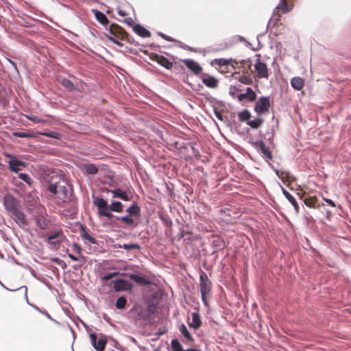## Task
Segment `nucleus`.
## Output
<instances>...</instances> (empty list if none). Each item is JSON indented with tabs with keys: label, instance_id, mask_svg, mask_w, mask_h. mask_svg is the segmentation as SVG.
I'll return each instance as SVG.
<instances>
[{
	"label": "nucleus",
	"instance_id": "obj_31",
	"mask_svg": "<svg viewBox=\"0 0 351 351\" xmlns=\"http://www.w3.org/2000/svg\"><path fill=\"white\" fill-rule=\"evenodd\" d=\"M25 202L27 212L31 213L36 207L37 198L32 196V195H29L25 197Z\"/></svg>",
	"mask_w": 351,
	"mask_h": 351
},
{
	"label": "nucleus",
	"instance_id": "obj_42",
	"mask_svg": "<svg viewBox=\"0 0 351 351\" xmlns=\"http://www.w3.org/2000/svg\"><path fill=\"white\" fill-rule=\"evenodd\" d=\"M245 96L246 97V100L249 102L255 101L257 98V95L256 92L250 86L247 87L245 89Z\"/></svg>",
	"mask_w": 351,
	"mask_h": 351
},
{
	"label": "nucleus",
	"instance_id": "obj_46",
	"mask_svg": "<svg viewBox=\"0 0 351 351\" xmlns=\"http://www.w3.org/2000/svg\"><path fill=\"white\" fill-rule=\"evenodd\" d=\"M3 90H5V88L0 82V104L2 106L3 108L5 109L9 104V99L6 95L2 93Z\"/></svg>",
	"mask_w": 351,
	"mask_h": 351
},
{
	"label": "nucleus",
	"instance_id": "obj_2",
	"mask_svg": "<svg viewBox=\"0 0 351 351\" xmlns=\"http://www.w3.org/2000/svg\"><path fill=\"white\" fill-rule=\"evenodd\" d=\"M138 319L143 320L147 325H152L155 322L156 315V303H149L145 308L138 305L136 308Z\"/></svg>",
	"mask_w": 351,
	"mask_h": 351
},
{
	"label": "nucleus",
	"instance_id": "obj_10",
	"mask_svg": "<svg viewBox=\"0 0 351 351\" xmlns=\"http://www.w3.org/2000/svg\"><path fill=\"white\" fill-rule=\"evenodd\" d=\"M90 341L93 348L97 351H102L105 349L108 341L112 337L104 333L99 334V339L96 341L97 334L95 332L89 333Z\"/></svg>",
	"mask_w": 351,
	"mask_h": 351
},
{
	"label": "nucleus",
	"instance_id": "obj_33",
	"mask_svg": "<svg viewBox=\"0 0 351 351\" xmlns=\"http://www.w3.org/2000/svg\"><path fill=\"white\" fill-rule=\"evenodd\" d=\"M110 208L111 213H122L124 210L123 204L118 200H112L110 204Z\"/></svg>",
	"mask_w": 351,
	"mask_h": 351
},
{
	"label": "nucleus",
	"instance_id": "obj_16",
	"mask_svg": "<svg viewBox=\"0 0 351 351\" xmlns=\"http://www.w3.org/2000/svg\"><path fill=\"white\" fill-rule=\"evenodd\" d=\"M257 57L254 64V69L256 71L257 75L259 78L269 77V71L266 63L260 60L261 54L257 53L255 55Z\"/></svg>",
	"mask_w": 351,
	"mask_h": 351
},
{
	"label": "nucleus",
	"instance_id": "obj_56",
	"mask_svg": "<svg viewBox=\"0 0 351 351\" xmlns=\"http://www.w3.org/2000/svg\"><path fill=\"white\" fill-rule=\"evenodd\" d=\"M123 40H125L126 42H128V43L130 44H132L135 46H138V45H140L139 43L136 41L134 38L128 33V32H125V35L123 36V37L122 38Z\"/></svg>",
	"mask_w": 351,
	"mask_h": 351
},
{
	"label": "nucleus",
	"instance_id": "obj_3",
	"mask_svg": "<svg viewBox=\"0 0 351 351\" xmlns=\"http://www.w3.org/2000/svg\"><path fill=\"white\" fill-rule=\"evenodd\" d=\"M127 214L125 216L129 217L128 221L130 227L136 228L141 223V209L137 201H133L132 203L125 209Z\"/></svg>",
	"mask_w": 351,
	"mask_h": 351
},
{
	"label": "nucleus",
	"instance_id": "obj_24",
	"mask_svg": "<svg viewBox=\"0 0 351 351\" xmlns=\"http://www.w3.org/2000/svg\"><path fill=\"white\" fill-rule=\"evenodd\" d=\"M133 32L138 36L143 38H149L152 36L150 31L139 23L134 25Z\"/></svg>",
	"mask_w": 351,
	"mask_h": 351
},
{
	"label": "nucleus",
	"instance_id": "obj_36",
	"mask_svg": "<svg viewBox=\"0 0 351 351\" xmlns=\"http://www.w3.org/2000/svg\"><path fill=\"white\" fill-rule=\"evenodd\" d=\"M158 217L160 219V220L162 221L163 225H165V226L169 227V228H171L172 226L173 221L167 214H166L162 211H159V212H158Z\"/></svg>",
	"mask_w": 351,
	"mask_h": 351
},
{
	"label": "nucleus",
	"instance_id": "obj_40",
	"mask_svg": "<svg viewBox=\"0 0 351 351\" xmlns=\"http://www.w3.org/2000/svg\"><path fill=\"white\" fill-rule=\"evenodd\" d=\"M122 247L123 250L128 252L133 251H140L141 250V246L138 243H123Z\"/></svg>",
	"mask_w": 351,
	"mask_h": 351
},
{
	"label": "nucleus",
	"instance_id": "obj_35",
	"mask_svg": "<svg viewBox=\"0 0 351 351\" xmlns=\"http://www.w3.org/2000/svg\"><path fill=\"white\" fill-rule=\"evenodd\" d=\"M237 115L239 121L245 122L247 125V123H249L248 121H250L252 117L250 111L247 108L243 109L241 111L239 112Z\"/></svg>",
	"mask_w": 351,
	"mask_h": 351
},
{
	"label": "nucleus",
	"instance_id": "obj_45",
	"mask_svg": "<svg viewBox=\"0 0 351 351\" xmlns=\"http://www.w3.org/2000/svg\"><path fill=\"white\" fill-rule=\"evenodd\" d=\"M233 62H234V60L231 58H216L214 60L215 64L219 67L232 65Z\"/></svg>",
	"mask_w": 351,
	"mask_h": 351
},
{
	"label": "nucleus",
	"instance_id": "obj_37",
	"mask_svg": "<svg viewBox=\"0 0 351 351\" xmlns=\"http://www.w3.org/2000/svg\"><path fill=\"white\" fill-rule=\"evenodd\" d=\"M37 134L38 136H47L57 140H60L62 138V134L60 132L53 130L37 132Z\"/></svg>",
	"mask_w": 351,
	"mask_h": 351
},
{
	"label": "nucleus",
	"instance_id": "obj_29",
	"mask_svg": "<svg viewBox=\"0 0 351 351\" xmlns=\"http://www.w3.org/2000/svg\"><path fill=\"white\" fill-rule=\"evenodd\" d=\"M304 79L299 76L293 77L290 80L291 86L295 90H302L304 86Z\"/></svg>",
	"mask_w": 351,
	"mask_h": 351
},
{
	"label": "nucleus",
	"instance_id": "obj_57",
	"mask_svg": "<svg viewBox=\"0 0 351 351\" xmlns=\"http://www.w3.org/2000/svg\"><path fill=\"white\" fill-rule=\"evenodd\" d=\"M176 43L178 44V46L183 49H185V50H187V51H189L191 52H198L197 49L192 47L191 46H189L186 44H185L180 40H177Z\"/></svg>",
	"mask_w": 351,
	"mask_h": 351
},
{
	"label": "nucleus",
	"instance_id": "obj_19",
	"mask_svg": "<svg viewBox=\"0 0 351 351\" xmlns=\"http://www.w3.org/2000/svg\"><path fill=\"white\" fill-rule=\"evenodd\" d=\"M32 219L36 226L40 230L47 229L51 223V220L44 217L43 210H40V213L34 216Z\"/></svg>",
	"mask_w": 351,
	"mask_h": 351
},
{
	"label": "nucleus",
	"instance_id": "obj_21",
	"mask_svg": "<svg viewBox=\"0 0 351 351\" xmlns=\"http://www.w3.org/2000/svg\"><path fill=\"white\" fill-rule=\"evenodd\" d=\"M278 185L280 188L283 195L289 201V202L293 206L295 213H298L300 210V206L293 195H291L279 182Z\"/></svg>",
	"mask_w": 351,
	"mask_h": 351
},
{
	"label": "nucleus",
	"instance_id": "obj_1",
	"mask_svg": "<svg viewBox=\"0 0 351 351\" xmlns=\"http://www.w3.org/2000/svg\"><path fill=\"white\" fill-rule=\"evenodd\" d=\"M93 205L97 207V213L99 217H104L107 219V221L104 223V226H118L116 221L112 219L113 214L111 213L110 204L108 200L104 199L103 195L95 196L93 195Z\"/></svg>",
	"mask_w": 351,
	"mask_h": 351
},
{
	"label": "nucleus",
	"instance_id": "obj_20",
	"mask_svg": "<svg viewBox=\"0 0 351 351\" xmlns=\"http://www.w3.org/2000/svg\"><path fill=\"white\" fill-rule=\"evenodd\" d=\"M76 226H79L81 232L80 237L84 241H87L90 244H98V241L88 233V228L85 225L80 222H77Z\"/></svg>",
	"mask_w": 351,
	"mask_h": 351
},
{
	"label": "nucleus",
	"instance_id": "obj_50",
	"mask_svg": "<svg viewBox=\"0 0 351 351\" xmlns=\"http://www.w3.org/2000/svg\"><path fill=\"white\" fill-rule=\"evenodd\" d=\"M19 178L23 182H26L29 186H32L34 184V180L28 173H20L19 174Z\"/></svg>",
	"mask_w": 351,
	"mask_h": 351
},
{
	"label": "nucleus",
	"instance_id": "obj_62",
	"mask_svg": "<svg viewBox=\"0 0 351 351\" xmlns=\"http://www.w3.org/2000/svg\"><path fill=\"white\" fill-rule=\"evenodd\" d=\"M158 35L161 37L162 39L167 40V41H169V42H173V43H176L177 40L173 38V37L170 36H168L161 32H158Z\"/></svg>",
	"mask_w": 351,
	"mask_h": 351
},
{
	"label": "nucleus",
	"instance_id": "obj_39",
	"mask_svg": "<svg viewBox=\"0 0 351 351\" xmlns=\"http://www.w3.org/2000/svg\"><path fill=\"white\" fill-rule=\"evenodd\" d=\"M118 275L122 276L121 273H119V271H114L112 272H108L106 274H104L103 276L101 277V282L104 285H107V284H109V282H108L109 280H112V278L114 279Z\"/></svg>",
	"mask_w": 351,
	"mask_h": 351
},
{
	"label": "nucleus",
	"instance_id": "obj_25",
	"mask_svg": "<svg viewBox=\"0 0 351 351\" xmlns=\"http://www.w3.org/2000/svg\"><path fill=\"white\" fill-rule=\"evenodd\" d=\"M271 161V160H269L266 162H267V165L269 166V167L274 170L278 178L282 181H284V176H285L287 178H293V176L289 171L278 169L275 165L272 164Z\"/></svg>",
	"mask_w": 351,
	"mask_h": 351
},
{
	"label": "nucleus",
	"instance_id": "obj_54",
	"mask_svg": "<svg viewBox=\"0 0 351 351\" xmlns=\"http://www.w3.org/2000/svg\"><path fill=\"white\" fill-rule=\"evenodd\" d=\"M229 48V45L226 43H221L214 45L212 51L214 52L223 51Z\"/></svg>",
	"mask_w": 351,
	"mask_h": 351
},
{
	"label": "nucleus",
	"instance_id": "obj_11",
	"mask_svg": "<svg viewBox=\"0 0 351 351\" xmlns=\"http://www.w3.org/2000/svg\"><path fill=\"white\" fill-rule=\"evenodd\" d=\"M5 156L9 158L8 168L11 172L18 173L26 164L24 161L10 153H5Z\"/></svg>",
	"mask_w": 351,
	"mask_h": 351
},
{
	"label": "nucleus",
	"instance_id": "obj_38",
	"mask_svg": "<svg viewBox=\"0 0 351 351\" xmlns=\"http://www.w3.org/2000/svg\"><path fill=\"white\" fill-rule=\"evenodd\" d=\"M278 8H280V9L281 10V12L283 14H287L293 10V5L287 3L284 0H280L277 7L275 9H277Z\"/></svg>",
	"mask_w": 351,
	"mask_h": 351
},
{
	"label": "nucleus",
	"instance_id": "obj_22",
	"mask_svg": "<svg viewBox=\"0 0 351 351\" xmlns=\"http://www.w3.org/2000/svg\"><path fill=\"white\" fill-rule=\"evenodd\" d=\"M108 29L112 30V32H110V36H113L117 38L122 39L124 35H125V29L120 26L119 25L112 23L109 26Z\"/></svg>",
	"mask_w": 351,
	"mask_h": 351
},
{
	"label": "nucleus",
	"instance_id": "obj_15",
	"mask_svg": "<svg viewBox=\"0 0 351 351\" xmlns=\"http://www.w3.org/2000/svg\"><path fill=\"white\" fill-rule=\"evenodd\" d=\"M199 290L201 295L209 294L211 289V281L208 278L206 273L202 270H200L199 273Z\"/></svg>",
	"mask_w": 351,
	"mask_h": 351
},
{
	"label": "nucleus",
	"instance_id": "obj_5",
	"mask_svg": "<svg viewBox=\"0 0 351 351\" xmlns=\"http://www.w3.org/2000/svg\"><path fill=\"white\" fill-rule=\"evenodd\" d=\"M8 215L21 228L24 229L33 237L32 232L29 229L25 228L29 222L26 214L23 211L21 206L9 213Z\"/></svg>",
	"mask_w": 351,
	"mask_h": 351
},
{
	"label": "nucleus",
	"instance_id": "obj_18",
	"mask_svg": "<svg viewBox=\"0 0 351 351\" xmlns=\"http://www.w3.org/2000/svg\"><path fill=\"white\" fill-rule=\"evenodd\" d=\"M151 60L156 62L159 65L167 70H171L173 67V63L165 56L156 53H152L149 56Z\"/></svg>",
	"mask_w": 351,
	"mask_h": 351
},
{
	"label": "nucleus",
	"instance_id": "obj_4",
	"mask_svg": "<svg viewBox=\"0 0 351 351\" xmlns=\"http://www.w3.org/2000/svg\"><path fill=\"white\" fill-rule=\"evenodd\" d=\"M203 95H204V97L206 101L208 103H209V104L212 107L213 111L214 114L216 117V118L218 120L223 121L227 127L232 128V124L230 122L228 117L223 115L222 113L217 109V108L215 105V104H222V101L221 100H218L215 97H213L208 93H206V94H203Z\"/></svg>",
	"mask_w": 351,
	"mask_h": 351
},
{
	"label": "nucleus",
	"instance_id": "obj_64",
	"mask_svg": "<svg viewBox=\"0 0 351 351\" xmlns=\"http://www.w3.org/2000/svg\"><path fill=\"white\" fill-rule=\"evenodd\" d=\"M121 22L125 23L128 26L131 27L133 29L134 25H136V23H134V21L131 17H126L123 20H120Z\"/></svg>",
	"mask_w": 351,
	"mask_h": 351
},
{
	"label": "nucleus",
	"instance_id": "obj_48",
	"mask_svg": "<svg viewBox=\"0 0 351 351\" xmlns=\"http://www.w3.org/2000/svg\"><path fill=\"white\" fill-rule=\"evenodd\" d=\"M58 182H52V181H49L48 184V191L51 194L53 195H59V190L58 189Z\"/></svg>",
	"mask_w": 351,
	"mask_h": 351
},
{
	"label": "nucleus",
	"instance_id": "obj_44",
	"mask_svg": "<svg viewBox=\"0 0 351 351\" xmlns=\"http://www.w3.org/2000/svg\"><path fill=\"white\" fill-rule=\"evenodd\" d=\"M127 298L125 295H122L117 298L115 302V307L119 310H123L126 308Z\"/></svg>",
	"mask_w": 351,
	"mask_h": 351
},
{
	"label": "nucleus",
	"instance_id": "obj_27",
	"mask_svg": "<svg viewBox=\"0 0 351 351\" xmlns=\"http://www.w3.org/2000/svg\"><path fill=\"white\" fill-rule=\"evenodd\" d=\"M191 322L188 323L189 326L194 330H197L202 326V319L198 312H193L191 314Z\"/></svg>",
	"mask_w": 351,
	"mask_h": 351
},
{
	"label": "nucleus",
	"instance_id": "obj_8",
	"mask_svg": "<svg viewBox=\"0 0 351 351\" xmlns=\"http://www.w3.org/2000/svg\"><path fill=\"white\" fill-rule=\"evenodd\" d=\"M107 286L112 287L114 291H130L133 289L134 285L129 280L117 276L114 279L109 281Z\"/></svg>",
	"mask_w": 351,
	"mask_h": 351
},
{
	"label": "nucleus",
	"instance_id": "obj_47",
	"mask_svg": "<svg viewBox=\"0 0 351 351\" xmlns=\"http://www.w3.org/2000/svg\"><path fill=\"white\" fill-rule=\"evenodd\" d=\"M72 247L73 250L77 254L78 256L81 258L83 263H85L86 258L82 254V248L77 243H73Z\"/></svg>",
	"mask_w": 351,
	"mask_h": 351
},
{
	"label": "nucleus",
	"instance_id": "obj_17",
	"mask_svg": "<svg viewBox=\"0 0 351 351\" xmlns=\"http://www.w3.org/2000/svg\"><path fill=\"white\" fill-rule=\"evenodd\" d=\"M199 78L202 80V84L209 88H216L219 86V80L207 73H202L199 75Z\"/></svg>",
	"mask_w": 351,
	"mask_h": 351
},
{
	"label": "nucleus",
	"instance_id": "obj_6",
	"mask_svg": "<svg viewBox=\"0 0 351 351\" xmlns=\"http://www.w3.org/2000/svg\"><path fill=\"white\" fill-rule=\"evenodd\" d=\"M248 143L253 146L258 153L264 158L265 161L273 160V154L270 148L266 145L263 140L254 141L250 139Z\"/></svg>",
	"mask_w": 351,
	"mask_h": 351
},
{
	"label": "nucleus",
	"instance_id": "obj_58",
	"mask_svg": "<svg viewBox=\"0 0 351 351\" xmlns=\"http://www.w3.org/2000/svg\"><path fill=\"white\" fill-rule=\"evenodd\" d=\"M26 117L28 120L32 121L34 123H47L48 122L47 120L39 118L38 117L34 116V115H27Z\"/></svg>",
	"mask_w": 351,
	"mask_h": 351
},
{
	"label": "nucleus",
	"instance_id": "obj_41",
	"mask_svg": "<svg viewBox=\"0 0 351 351\" xmlns=\"http://www.w3.org/2000/svg\"><path fill=\"white\" fill-rule=\"evenodd\" d=\"M170 351H184L183 346L179 339L173 338L170 343Z\"/></svg>",
	"mask_w": 351,
	"mask_h": 351
},
{
	"label": "nucleus",
	"instance_id": "obj_13",
	"mask_svg": "<svg viewBox=\"0 0 351 351\" xmlns=\"http://www.w3.org/2000/svg\"><path fill=\"white\" fill-rule=\"evenodd\" d=\"M179 62H182L193 75L198 76L199 77V75L203 73V67L198 62L193 59H180Z\"/></svg>",
	"mask_w": 351,
	"mask_h": 351
},
{
	"label": "nucleus",
	"instance_id": "obj_60",
	"mask_svg": "<svg viewBox=\"0 0 351 351\" xmlns=\"http://www.w3.org/2000/svg\"><path fill=\"white\" fill-rule=\"evenodd\" d=\"M306 246L304 247V250H309L312 253H318V250H317L315 247H313L311 244L309 239L305 237Z\"/></svg>",
	"mask_w": 351,
	"mask_h": 351
},
{
	"label": "nucleus",
	"instance_id": "obj_34",
	"mask_svg": "<svg viewBox=\"0 0 351 351\" xmlns=\"http://www.w3.org/2000/svg\"><path fill=\"white\" fill-rule=\"evenodd\" d=\"M247 125L252 129L256 130L260 128L264 123V119L261 117V115H257L254 119L248 121Z\"/></svg>",
	"mask_w": 351,
	"mask_h": 351
},
{
	"label": "nucleus",
	"instance_id": "obj_53",
	"mask_svg": "<svg viewBox=\"0 0 351 351\" xmlns=\"http://www.w3.org/2000/svg\"><path fill=\"white\" fill-rule=\"evenodd\" d=\"M62 234V230H59L58 231H56L55 232H52L47 236L45 238V241L49 243V242L54 241L56 239L59 237Z\"/></svg>",
	"mask_w": 351,
	"mask_h": 351
},
{
	"label": "nucleus",
	"instance_id": "obj_23",
	"mask_svg": "<svg viewBox=\"0 0 351 351\" xmlns=\"http://www.w3.org/2000/svg\"><path fill=\"white\" fill-rule=\"evenodd\" d=\"M178 329L180 334L184 339L183 341L184 343H193L195 341L194 337L184 323H181L178 326Z\"/></svg>",
	"mask_w": 351,
	"mask_h": 351
},
{
	"label": "nucleus",
	"instance_id": "obj_61",
	"mask_svg": "<svg viewBox=\"0 0 351 351\" xmlns=\"http://www.w3.org/2000/svg\"><path fill=\"white\" fill-rule=\"evenodd\" d=\"M6 60L11 64V66H12L14 71H15V73H16V75L18 77H20V72H19V70L18 69V66H17V64L16 63V62H14V60H12L11 58H6Z\"/></svg>",
	"mask_w": 351,
	"mask_h": 351
},
{
	"label": "nucleus",
	"instance_id": "obj_14",
	"mask_svg": "<svg viewBox=\"0 0 351 351\" xmlns=\"http://www.w3.org/2000/svg\"><path fill=\"white\" fill-rule=\"evenodd\" d=\"M110 191L112 198H118L125 202L132 201L133 199L132 191L130 189L123 190L120 187L115 186Z\"/></svg>",
	"mask_w": 351,
	"mask_h": 351
},
{
	"label": "nucleus",
	"instance_id": "obj_55",
	"mask_svg": "<svg viewBox=\"0 0 351 351\" xmlns=\"http://www.w3.org/2000/svg\"><path fill=\"white\" fill-rule=\"evenodd\" d=\"M50 261L61 267L62 269H65L67 267L66 263L58 257H51Z\"/></svg>",
	"mask_w": 351,
	"mask_h": 351
},
{
	"label": "nucleus",
	"instance_id": "obj_9",
	"mask_svg": "<svg viewBox=\"0 0 351 351\" xmlns=\"http://www.w3.org/2000/svg\"><path fill=\"white\" fill-rule=\"evenodd\" d=\"M121 275L128 277L131 280L141 286L152 287L154 285V281L150 278L141 272H123Z\"/></svg>",
	"mask_w": 351,
	"mask_h": 351
},
{
	"label": "nucleus",
	"instance_id": "obj_49",
	"mask_svg": "<svg viewBox=\"0 0 351 351\" xmlns=\"http://www.w3.org/2000/svg\"><path fill=\"white\" fill-rule=\"evenodd\" d=\"M160 299L159 294L156 291H154L152 293H150L145 299V302L147 305L149 303H156L155 301Z\"/></svg>",
	"mask_w": 351,
	"mask_h": 351
},
{
	"label": "nucleus",
	"instance_id": "obj_43",
	"mask_svg": "<svg viewBox=\"0 0 351 351\" xmlns=\"http://www.w3.org/2000/svg\"><path fill=\"white\" fill-rule=\"evenodd\" d=\"M236 79L240 83L245 85H251L253 84V80L252 77L249 75L248 72H246L244 74L239 75Z\"/></svg>",
	"mask_w": 351,
	"mask_h": 351
},
{
	"label": "nucleus",
	"instance_id": "obj_30",
	"mask_svg": "<svg viewBox=\"0 0 351 351\" xmlns=\"http://www.w3.org/2000/svg\"><path fill=\"white\" fill-rule=\"evenodd\" d=\"M91 11L93 13L97 22L99 23L101 25L106 26V25L108 24V19L104 12L97 9H92Z\"/></svg>",
	"mask_w": 351,
	"mask_h": 351
},
{
	"label": "nucleus",
	"instance_id": "obj_12",
	"mask_svg": "<svg viewBox=\"0 0 351 351\" xmlns=\"http://www.w3.org/2000/svg\"><path fill=\"white\" fill-rule=\"evenodd\" d=\"M3 204L8 213L21 207L19 200L10 193H6L3 196Z\"/></svg>",
	"mask_w": 351,
	"mask_h": 351
},
{
	"label": "nucleus",
	"instance_id": "obj_26",
	"mask_svg": "<svg viewBox=\"0 0 351 351\" xmlns=\"http://www.w3.org/2000/svg\"><path fill=\"white\" fill-rule=\"evenodd\" d=\"M80 168L86 175H95L98 172V168L93 163H82Z\"/></svg>",
	"mask_w": 351,
	"mask_h": 351
},
{
	"label": "nucleus",
	"instance_id": "obj_7",
	"mask_svg": "<svg viewBox=\"0 0 351 351\" xmlns=\"http://www.w3.org/2000/svg\"><path fill=\"white\" fill-rule=\"evenodd\" d=\"M273 101L270 96H261L256 101L254 106V110L257 115L266 114L269 112Z\"/></svg>",
	"mask_w": 351,
	"mask_h": 351
},
{
	"label": "nucleus",
	"instance_id": "obj_63",
	"mask_svg": "<svg viewBox=\"0 0 351 351\" xmlns=\"http://www.w3.org/2000/svg\"><path fill=\"white\" fill-rule=\"evenodd\" d=\"M120 52L125 53H130L133 55H137L138 51L136 49L130 48L127 46L124 47V48L122 50H119Z\"/></svg>",
	"mask_w": 351,
	"mask_h": 351
},
{
	"label": "nucleus",
	"instance_id": "obj_51",
	"mask_svg": "<svg viewBox=\"0 0 351 351\" xmlns=\"http://www.w3.org/2000/svg\"><path fill=\"white\" fill-rule=\"evenodd\" d=\"M59 195H57L58 198L64 201V199L68 197V189L66 185H62L60 186Z\"/></svg>",
	"mask_w": 351,
	"mask_h": 351
},
{
	"label": "nucleus",
	"instance_id": "obj_32",
	"mask_svg": "<svg viewBox=\"0 0 351 351\" xmlns=\"http://www.w3.org/2000/svg\"><path fill=\"white\" fill-rule=\"evenodd\" d=\"M60 84L68 91L72 92L77 88V86L75 85L71 80L66 77H62L60 80Z\"/></svg>",
	"mask_w": 351,
	"mask_h": 351
},
{
	"label": "nucleus",
	"instance_id": "obj_52",
	"mask_svg": "<svg viewBox=\"0 0 351 351\" xmlns=\"http://www.w3.org/2000/svg\"><path fill=\"white\" fill-rule=\"evenodd\" d=\"M110 34H104V36L114 45L120 47L124 48V44L123 43L120 42L118 38H115L113 36H110Z\"/></svg>",
	"mask_w": 351,
	"mask_h": 351
},
{
	"label": "nucleus",
	"instance_id": "obj_28",
	"mask_svg": "<svg viewBox=\"0 0 351 351\" xmlns=\"http://www.w3.org/2000/svg\"><path fill=\"white\" fill-rule=\"evenodd\" d=\"M12 136L17 138H35L38 136L37 132L32 131H14Z\"/></svg>",
	"mask_w": 351,
	"mask_h": 351
},
{
	"label": "nucleus",
	"instance_id": "obj_59",
	"mask_svg": "<svg viewBox=\"0 0 351 351\" xmlns=\"http://www.w3.org/2000/svg\"><path fill=\"white\" fill-rule=\"evenodd\" d=\"M112 218H114L117 220H119L121 222L124 223L126 226L130 227V223L128 221L129 217L125 216V215H122V216H117V215H113V216L112 217Z\"/></svg>",
	"mask_w": 351,
	"mask_h": 351
}]
</instances>
